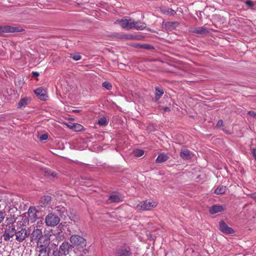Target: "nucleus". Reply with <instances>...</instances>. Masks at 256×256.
Here are the masks:
<instances>
[{"label":"nucleus","instance_id":"25","mask_svg":"<svg viewBox=\"0 0 256 256\" xmlns=\"http://www.w3.org/2000/svg\"><path fill=\"white\" fill-rule=\"evenodd\" d=\"M193 32L198 34H204L208 32L206 29L203 27L196 28Z\"/></svg>","mask_w":256,"mask_h":256},{"label":"nucleus","instance_id":"33","mask_svg":"<svg viewBox=\"0 0 256 256\" xmlns=\"http://www.w3.org/2000/svg\"><path fill=\"white\" fill-rule=\"evenodd\" d=\"M70 58L75 60H78L81 58V56L78 54L72 53L70 54Z\"/></svg>","mask_w":256,"mask_h":256},{"label":"nucleus","instance_id":"15","mask_svg":"<svg viewBox=\"0 0 256 256\" xmlns=\"http://www.w3.org/2000/svg\"><path fill=\"white\" fill-rule=\"evenodd\" d=\"M225 209L226 207L224 206L214 205L210 208L209 212L211 214H216L224 212Z\"/></svg>","mask_w":256,"mask_h":256},{"label":"nucleus","instance_id":"48","mask_svg":"<svg viewBox=\"0 0 256 256\" xmlns=\"http://www.w3.org/2000/svg\"><path fill=\"white\" fill-rule=\"evenodd\" d=\"M32 76L34 77H36L39 76V73L38 72H32Z\"/></svg>","mask_w":256,"mask_h":256},{"label":"nucleus","instance_id":"50","mask_svg":"<svg viewBox=\"0 0 256 256\" xmlns=\"http://www.w3.org/2000/svg\"><path fill=\"white\" fill-rule=\"evenodd\" d=\"M42 224V220H38L37 222V224L38 226H40L41 224Z\"/></svg>","mask_w":256,"mask_h":256},{"label":"nucleus","instance_id":"19","mask_svg":"<svg viewBox=\"0 0 256 256\" xmlns=\"http://www.w3.org/2000/svg\"><path fill=\"white\" fill-rule=\"evenodd\" d=\"M30 99L28 97H25L22 98L20 100L18 104V108H21L22 107H25L27 106L30 102Z\"/></svg>","mask_w":256,"mask_h":256},{"label":"nucleus","instance_id":"1","mask_svg":"<svg viewBox=\"0 0 256 256\" xmlns=\"http://www.w3.org/2000/svg\"><path fill=\"white\" fill-rule=\"evenodd\" d=\"M72 245L68 242H64L60 245L59 249L52 250L51 256H66L72 249Z\"/></svg>","mask_w":256,"mask_h":256},{"label":"nucleus","instance_id":"37","mask_svg":"<svg viewBox=\"0 0 256 256\" xmlns=\"http://www.w3.org/2000/svg\"><path fill=\"white\" fill-rule=\"evenodd\" d=\"M5 217V214L2 212L0 211V223L4 220Z\"/></svg>","mask_w":256,"mask_h":256},{"label":"nucleus","instance_id":"44","mask_svg":"<svg viewBox=\"0 0 256 256\" xmlns=\"http://www.w3.org/2000/svg\"><path fill=\"white\" fill-rule=\"evenodd\" d=\"M222 130L226 134H231V132L230 131H229L226 128H222Z\"/></svg>","mask_w":256,"mask_h":256},{"label":"nucleus","instance_id":"40","mask_svg":"<svg viewBox=\"0 0 256 256\" xmlns=\"http://www.w3.org/2000/svg\"><path fill=\"white\" fill-rule=\"evenodd\" d=\"M246 4L247 6H250V7H252V6H254L253 2L252 1H250V0H247V1H246Z\"/></svg>","mask_w":256,"mask_h":256},{"label":"nucleus","instance_id":"41","mask_svg":"<svg viewBox=\"0 0 256 256\" xmlns=\"http://www.w3.org/2000/svg\"><path fill=\"white\" fill-rule=\"evenodd\" d=\"M223 124V122L222 120H219L216 124V127L219 128L222 126Z\"/></svg>","mask_w":256,"mask_h":256},{"label":"nucleus","instance_id":"11","mask_svg":"<svg viewBox=\"0 0 256 256\" xmlns=\"http://www.w3.org/2000/svg\"><path fill=\"white\" fill-rule=\"evenodd\" d=\"M36 251L46 250L50 244V240L48 238L42 239L36 241Z\"/></svg>","mask_w":256,"mask_h":256},{"label":"nucleus","instance_id":"49","mask_svg":"<svg viewBox=\"0 0 256 256\" xmlns=\"http://www.w3.org/2000/svg\"><path fill=\"white\" fill-rule=\"evenodd\" d=\"M252 153H253V156H254V158H255V160H256V150H253Z\"/></svg>","mask_w":256,"mask_h":256},{"label":"nucleus","instance_id":"20","mask_svg":"<svg viewBox=\"0 0 256 256\" xmlns=\"http://www.w3.org/2000/svg\"><path fill=\"white\" fill-rule=\"evenodd\" d=\"M138 36L133 35L131 34L124 33L122 34V40H138Z\"/></svg>","mask_w":256,"mask_h":256},{"label":"nucleus","instance_id":"43","mask_svg":"<svg viewBox=\"0 0 256 256\" xmlns=\"http://www.w3.org/2000/svg\"><path fill=\"white\" fill-rule=\"evenodd\" d=\"M50 248H54L53 250L58 249L57 245L56 244H55L54 243H52V244H51Z\"/></svg>","mask_w":256,"mask_h":256},{"label":"nucleus","instance_id":"9","mask_svg":"<svg viewBox=\"0 0 256 256\" xmlns=\"http://www.w3.org/2000/svg\"><path fill=\"white\" fill-rule=\"evenodd\" d=\"M124 200V197L119 193L116 192H112L107 202L108 204L112 202H119Z\"/></svg>","mask_w":256,"mask_h":256},{"label":"nucleus","instance_id":"52","mask_svg":"<svg viewBox=\"0 0 256 256\" xmlns=\"http://www.w3.org/2000/svg\"><path fill=\"white\" fill-rule=\"evenodd\" d=\"M73 112H80V110H74Z\"/></svg>","mask_w":256,"mask_h":256},{"label":"nucleus","instance_id":"28","mask_svg":"<svg viewBox=\"0 0 256 256\" xmlns=\"http://www.w3.org/2000/svg\"><path fill=\"white\" fill-rule=\"evenodd\" d=\"M38 252V256H50L49 253H50V250H49L48 252H47L46 250H41L36 251ZM51 256V254L50 255Z\"/></svg>","mask_w":256,"mask_h":256},{"label":"nucleus","instance_id":"35","mask_svg":"<svg viewBox=\"0 0 256 256\" xmlns=\"http://www.w3.org/2000/svg\"><path fill=\"white\" fill-rule=\"evenodd\" d=\"M122 34H123V32H122V33L116 32V33L114 34V36L118 39L122 40Z\"/></svg>","mask_w":256,"mask_h":256},{"label":"nucleus","instance_id":"47","mask_svg":"<svg viewBox=\"0 0 256 256\" xmlns=\"http://www.w3.org/2000/svg\"><path fill=\"white\" fill-rule=\"evenodd\" d=\"M162 109L165 112H169L170 110V108L166 106L162 107Z\"/></svg>","mask_w":256,"mask_h":256},{"label":"nucleus","instance_id":"21","mask_svg":"<svg viewBox=\"0 0 256 256\" xmlns=\"http://www.w3.org/2000/svg\"><path fill=\"white\" fill-rule=\"evenodd\" d=\"M168 158V156L166 154L162 153L158 155L156 161L157 163H162L167 160Z\"/></svg>","mask_w":256,"mask_h":256},{"label":"nucleus","instance_id":"46","mask_svg":"<svg viewBox=\"0 0 256 256\" xmlns=\"http://www.w3.org/2000/svg\"><path fill=\"white\" fill-rule=\"evenodd\" d=\"M56 176V172H52L50 173V177H52V178H54Z\"/></svg>","mask_w":256,"mask_h":256},{"label":"nucleus","instance_id":"27","mask_svg":"<svg viewBox=\"0 0 256 256\" xmlns=\"http://www.w3.org/2000/svg\"><path fill=\"white\" fill-rule=\"evenodd\" d=\"M51 197L48 196H44L41 198V202L43 203V204L46 205L50 201Z\"/></svg>","mask_w":256,"mask_h":256},{"label":"nucleus","instance_id":"30","mask_svg":"<svg viewBox=\"0 0 256 256\" xmlns=\"http://www.w3.org/2000/svg\"><path fill=\"white\" fill-rule=\"evenodd\" d=\"M72 128L76 132H79L82 130L83 126L81 124H74Z\"/></svg>","mask_w":256,"mask_h":256},{"label":"nucleus","instance_id":"42","mask_svg":"<svg viewBox=\"0 0 256 256\" xmlns=\"http://www.w3.org/2000/svg\"><path fill=\"white\" fill-rule=\"evenodd\" d=\"M51 172L52 171L50 170H46L44 172V175L46 176L50 177Z\"/></svg>","mask_w":256,"mask_h":256},{"label":"nucleus","instance_id":"6","mask_svg":"<svg viewBox=\"0 0 256 256\" xmlns=\"http://www.w3.org/2000/svg\"><path fill=\"white\" fill-rule=\"evenodd\" d=\"M60 219L58 216L52 213L48 214L45 218V222L48 226H54L60 222Z\"/></svg>","mask_w":256,"mask_h":256},{"label":"nucleus","instance_id":"7","mask_svg":"<svg viewBox=\"0 0 256 256\" xmlns=\"http://www.w3.org/2000/svg\"><path fill=\"white\" fill-rule=\"evenodd\" d=\"M24 29L10 26H0V34L22 32Z\"/></svg>","mask_w":256,"mask_h":256},{"label":"nucleus","instance_id":"23","mask_svg":"<svg viewBox=\"0 0 256 256\" xmlns=\"http://www.w3.org/2000/svg\"><path fill=\"white\" fill-rule=\"evenodd\" d=\"M108 119L106 117L102 116L98 120L97 124L100 126H106L108 124Z\"/></svg>","mask_w":256,"mask_h":256},{"label":"nucleus","instance_id":"4","mask_svg":"<svg viewBox=\"0 0 256 256\" xmlns=\"http://www.w3.org/2000/svg\"><path fill=\"white\" fill-rule=\"evenodd\" d=\"M30 234V232L25 228H18L16 232V240L19 242H22Z\"/></svg>","mask_w":256,"mask_h":256},{"label":"nucleus","instance_id":"36","mask_svg":"<svg viewBox=\"0 0 256 256\" xmlns=\"http://www.w3.org/2000/svg\"><path fill=\"white\" fill-rule=\"evenodd\" d=\"M48 138V134H42L40 136V140H46Z\"/></svg>","mask_w":256,"mask_h":256},{"label":"nucleus","instance_id":"3","mask_svg":"<svg viewBox=\"0 0 256 256\" xmlns=\"http://www.w3.org/2000/svg\"><path fill=\"white\" fill-rule=\"evenodd\" d=\"M70 240L72 244L80 248H84L86 246V240L78 235L73 234L71 236Z\"/></svg>","mask_w":256,"mask_h":256},{"label":"nucleus","instance_id":"31","mask_svg":"<svg viewBox=\"0 0 256 256\" xmlns=\"http://www.w3.org/2000/svg\"><path fill=\"white\" fill-rule=\"evenodd\" d=\"M34 211L35 209L32 208H30L28 210V215L31 219H34L36 216V214L34 212Z\"/></svg>","mask_w":256,"mask_h":256},{"label":"nucleus","instance_id":"17","mask_svg":"<svg viewBox=\"0 0 256 256\" xmlns=\"http://www.w3.org/2000/svg\"><path fill=\"white\" fill-rule=\"evenodd\" d=\"M180 156L184 160L190 159V152L186 148H182L180 152Z\"/></svg>","mask_w":256,"mask_h":256},{"label":"nucleus","instance_id":"53","mask_svg":"<svg viewBox=\"0 0 256 256\" xmlns=\"http://www.w3.org/2000/svg\"><path fill=\"white\" fill-rule=\"evenodd\" d=\"M254 198L255 199L256 202V196H254Z\"/></svg>","mask_w":256,"mask_h":256},{"label":"nucleus","instance_id":"12","mask_svg":"<svg viewBox=\"0 0 256 256\" xmlns=\"http://www.w3.org/2000/svg\"><path fill=\"white\" fill-rule=\"evenodd\" d=\"M219 227L220 231L226 234H232L234 232V230L228 226L224 221H220L219 222Z\"/></svg>","mask_w":256,"mask_h":256},{"label":"nucleus","instance_id":"26","mask_svg":"<svg viewBox=\"0 0 256 256\" xmlns=\"http://www.w3.org/2000/svg\"><path fill=\"white\" fill-rule=\"evenodd\" d=\"M161 10L164 14H169L170 16H173L176 13V12L172 8H162Z\"/></svg>","mask_w":256,"mask_h":256},{"label":"nucleus","instance_id":"5","mask_svg":"<svg viewBox=\"0 0 256 256\" xmlns=\"http://www.w3.org/2000/svg\"><path fill=\"white\" fill-rule=\"evenodd\" d=\"M158 204V202L155 201H148L146 200L140 202L136 206V208L138 210H150L153 208L156 207Z\"/></svg>","mask_w":256,"mask_h":256},{"label":"nucleus","instance_id":"13","mask_svg":"<svg viewBox=\"0 0 256 256\" xmlns=\"http://www.w3.org/2000/svg\"><path fill=\"white\" fill-rule=\"evenodd\" d=\"M42 238V230L39 228L34 229L31 234L30 238L31 241L38 240Z\"/></svg>","mask_w":256,"mask_h":256},{"label":"nucleus","instance_id":"51","mask_svg":"<svg viewBox=\"0 0 256 256\" xmlns=\"http://www.w3.org/2000/svg\"><path fill=\"white\" fill-rule=\"evenodd\" d=\"M144 48H150V46L146 45V46H144Z\"/></svg>","mask_w":256,"mask_h":256},{"label":"nucleus","instance_id":"32","mask_svg":"<svg viewBox=\"0 0 256 256\" xmlns=\"http://www.w3.org/2000/svg\"><path fill=\"white\" fill-rule=\"evenodd\" d=\"M102 86L103 87L105 88L107 90H111L112 88V85L111 83L108 82H104L102 84Z\"/></svg>","mask_w":256,"mask_h":256},{"label":"nucleus","instance_id":"45","mask_svg":"<svg viewBox=\"0 0 256 256\" xmlns=\"http://www.w3.org/2000/svg\"><path fill=\"white\" fill-rule=\"evenodd\" d=\"M248 114L249 115H250V116H256V113L254 112V111H249L248 112Z\"/></svg>","mask_w":256,"mask_h":256},{"label":"nucleus","instance_id":"8","mask_svg":"<svg viewBox=\"0 0 256 256\" xmlns=\"http://www.w3.org/2000/svg\"><path fill=\"white\" fill-rule=\"evenodd\" d=\"M132 18L129 19H121L117 20L115 23L119 24L122 28L126 30H131L132 29Z\"/></svg>","mask_w":256,"mask_h":256},{"label":"nucleus","instance_id":"10","mask_svg":"<svg viewBox=\"0 0 256 256\" xmlns=\"http://www.w3.org/2000/svg\"><path fill=\"white\" fill-rule=\"evenodd\" d=\"M16 230L13 226H8L6 229L3 235L4 240L6 241L9 240L10 238L15 236Z\"/></svg>","mask_w":256,"mask_h":256},{"label":"nucleus","instance_id":"38","mask_svg":"<svg viewBox=\"0 0 256 256\" xmlns=\"http://www.w3.org/2000/svg\"><path fill=\"white\" fill-rule=\"evenodd\" d=\"M6 222L7 224H12L14 222V218H7L6 220Z\"/></svg>","mask_w":256,"mask_h":256},{"label":"nucleus","instance_id":"24","mask_svg":"<svg viewBox=\"0 0 256 256\" xmlns=\"http://www.w3.org/2000/svg\"><path fill=\"white\" fill-rule=\"evenodd\" d=\"M163 94L164 90L158 87L156 88L155 98L156 100H159Z\"/></svg>","mask_w":256,"mask_h":256},{"label":"nucleus","instance_id":"16","mask_svg":"<svg viewBox=\"0 0 256 256\" xmlns=\"http://www.w3.org/2000/svg\"><path fill=\"white\" fill-rule=\"evenodd\" d=\"M35 94L40 99L42 100H46L47 96L46 95V90L42 88H39L34 90Z\"/></svg>","mask_w":256,"mask_h":256},{"label":"nucleus","instance_id":"39","mask_svg":"<svg viewBox=\"0 0 256 256\" xmlns=\"http://www.w3.org/2000/svg\"><path fill=\"white\" fill-rule=\"evenodd\" d=\"M28 223V220L26 218H25L23 220V222H20V225L26 226V224Z\"/></svg>","mask_w":256,"mask_h":256},{"label":"nucleus","instance_id":"34","mask_svg":"<svg viewBox=\"0 0 256 256\" xmlns=\"http://www.w3.org/2000/svg\"><path fill=\"white\" fill-rule=\"evenodd\" d=\"M178 23L176 22H168L165 24V26L166 28H169L170 26H178Z\"/></svg>","mask_w":256,"mask_h":256},{"label":"nucleus","instance_id":"2","mask_svg":"<svg viewBox=\"0 0 256 256\" xmlns=\"http://www.w3.org/2000/svg\"><path fill=\"white\" fill-rule=\"evenodd\" d=\"M115 256H132L130 248L127 246H119L114 249Z\"/></svg>","mask_w":256,"mask_h":256},{"label":"nucleus","instance_id":"14","mask_svg":"<svg viewBox=\"0 0 256 256\" xmlns=\"http://www.w3.org/2000/svg\"><path fill=\"white\" fill-rule=\"evenodd\" d=\"M132 29L135 28L137 30H142L146 27V24L140 20H134L132 19Z\"/></svg>","mask_w":256,"mask_h":256},{"label":"nucleus","instance_id":"22","mask_svg":"<svg viewBox=\"0 0 256 256\" xmlns=\"http://www.w3.org/2000/svg\"><path fill=\"white\" fill-rule=\"evenodd\" d=\"M226 190V188L225 186L220 185L214 190V193L216 194H224Z\"/></svg>","mask_w":256,"mask_h":256},{"label":"nucleus","instance_id":"18","mask_svg":"<svg viewBox=\"0 0 256 256\" xmlns=\"http://www.w3.org/2000/svg\"><path fill=\"white\" fill-rule=\"evenodd\" d=\"M55 212L61 217L65 216L67 210L64 206H57L54 208Z\"/></svg>","mask_w":256,"mask_h":256},{"label":"nucleus","instance_id":"29","mask_svg":"<svg viewBox=\"0 0 256 256\" xmlns=\"http://www.w3.org/2000/svg\"><path fill=\"white\" fill-rule=\"evenodd\" d=\"M144 154V151L142 150H136L134 152V154L136 157H140L143 156Z\"/></svg>","mask_w":256,"mask_h":256}]
</instances>
